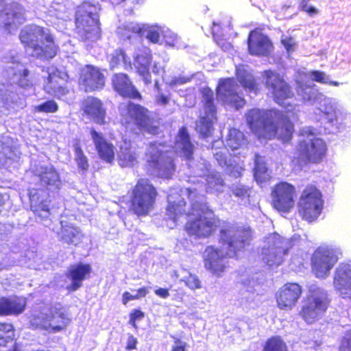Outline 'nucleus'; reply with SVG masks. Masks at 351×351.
<instances>
[{
  "instance_id": "1",
  "label": "nucleus",
  "mask_w": 351,
  "mask_h": 351,
  "mask_svg": "<svg viewBox=\"0 0 351 351\" xmlns=\"http://www.w3.org/2000/svg\"><path fill=\"white\" fill-rule=\"evenodd\" d=\"M247 125L260 141L277 138L289 143L294 133V124L287 115L279 110L252 108L245 114Z\"/></svg>"
},
{
  "instance_id": "2",
  "label": "nucleus",
  "mask_w": 351,
  "mask_h": 351,
  "mask_svg": "<svg viewBox=\"0 0 351 351\" xmlns=\"http://www.w3.org/2000/svg\"><path fill=\"white\" fill-rule=\"evenodd\" d=\"M219 241L223 245H226V252H223L213 245H208L205 248L202 255L205 269L217 277H221L228 268V259L236 256L245 245L243 239H237L231 234L230 228L220 230Z\"/></svg>"
},
{
  "instance_id": "3",
  "label": "nucleus",
  "mask_w": 351,
  "mask_h": 351,
  "mask_svg": "<svg viewBox=\"0 0 351 351\" xmlns=\"http://www.w3.org/2000/svg\"><path fill=\"white\" fill-rule=\"evenodd\" d=\"M101 6L90 1L82 2L75 10L74 32L80 41L94 43L101 38Z\"/></svg>"
},
{
  "instance_id": "4",
  "label": "nucleus",
  "mask_w": 351,
  "mask_h": 351,
  "mask_svg": "<svg viewBox=\"0 0 351 351\" xmlns=\"http://www.w3.org/2000/svg\"><path fill=\"white\" fill-rule=\"evenodd\" d=\"M121 123L127 132L135 135L147 133L156 136L161 132L160 123L151 117L149 110L132 101L126 104L121 114Z\"/></svg>"
},
{
  "instance_id": "5",
  "label": "nucleus",
  "mask_w": 351,
  "mask_h": 351,
  "mask_svg": "<svg viewBox=\"0 0 351 351\" xmlns=\"http://www.w3.org/2000/svg\"><path fill=\"white\" fill-rule=\"evenodd\" d=\"M19 38L25 49H31L38 58L51 59L57 54L53 36L43 27L29 25L21 30Z\"/></svg>"
},
{
  "instance_id": "6",
  "label": "nucleus",
  "mask_w": 351,
  "mask_h": 351,
  "mask_svg": "<svg viewBox=\"0 0 351 351\" xmlns=\"http://www.w3.org/2000/svg\"><path fill=\"white\" fill-rule=\"evenodd\" d=\"M19 38L25 49H31L38 58L51 59L57 54L53 36L43 27L29 25L21 30Z\"/></svg>"
},
{
  "instance_id": "7",
  "label": "nucleus",
  "mask_w": 351,
  "mask_h": 351,
  "mask_svg": "<svg viewBox=\"0 0 351 351\" xmlns=\"http://www.w3.org/2000/svg\"><path fill=\"white\" fill-rule=\"evenodd\" d=\"M158 195L147 178H139L131 189L129 210L137 217L147 216L154 208Z\"/></svg>"
},
{
  "instance_id": "8",
  "label": "nucleus",
  "mask_w": 351,
  "mask_h": 351,
  "mask_svg": "<svg viewBox=\"0 0 351 351\" xmlns=\"http://www.w3.org/2000/svg\"><path fill=\"white\" fill-rule=\"evenodd\" d=\"M330 302V300L325 290L315 285H311L302 300L298 315L307 324H313L322 319Z\"/></svg>"
},
{
  "instance_id": "9",
  "label": "nucleus",
  "mask_w": 351,
  "mask_h": 351,
  "mask_svg": "<svg viewBox=\"0 0 351 351\" xmlns=\"http://www.w3.org/2000/svg\"><path fill=\"white\" fill-rule=\"evenodd\" d=\"M195 217L188 219L184 226L189 236L195 238H208L220 227L221 220L214 212L207 208L199 206L195 208Z\"/></svg>"
},
{
  "instance_id": "10",
  "label": "nucleus",
  "mask_w": 351,
  "mask_h": 351,
  "mask_svg": "<svg viewBox=\"0 0 351 351\" xmlns=\"http://www.w3.org/2000/svg\"><path fill=\"white\" fill-rule=\"evenodd\" d=\"M324 208L322 192L313 184L307 185L302 191L298 204V212L303 220L315 221Z\"/></svg>"
},
{
  "instance_id": "11",
  "label": "nucleus",
  "mask_w": 351,
  "mask_h": 351,
  "mask_svg": "<svg viewBox=\"0 0 351 351\" xmlns=\"http://www.w3.org/2000/svg\"><path fill=\"white\" fill-rule=\"evenodd\" d=\"M265 80V87L268 90L275 103L280 106H285L286 101L294 97L295 93L290 84L287 82L280 73L271 70L262 72Z\"/></svg>"
},
{
  "instance_id": "12",
  "label": "nucleus",
  "mask_w": 351,
  "mask_h": 351,
  "mask_svg": "<svg viewBox=\"0 0 351 351\" xmlns=\"http://www.w3.org/2000/svg\"><path fill=\"white\" fill-rule=\"evenodd\" d=\"M71 319L62 308H55L50 313H39L30 317L29 324L34 329H41L56 333L66 329Z\"/></svg>"
},
{
  "instance_id": "13",
  "label": "nucleus",
  "mask_w": 351,
  "mask_h": 351,
  "mask_svg": "<svg viewBox=\"0 0 351 351\" xmlns=\"http://www.w3.org/2000/svg\"><path fill=\"white\" fill-rule=\"evenodd\" d=\"M149 147L152 150L146 154L147 170L158 176L169 178L176 169L173 158L167 152L158 149L156 142L150 143Z\"/></svg>"
},
{
  "instance_id": "14",
  "label": "nucleus",
  "mask_w": 351,
  "mask_h": 351,
  "mask_svg": "<svg viewBox=\"0 0 351 351\" xmlns=\"http://www.w3.org/2000/svg\"><path fill=\"white\" fill-rule=\"evenodd\" d=\"M271 205L280 213H289L295 206L296 190L287 182L280 181L273 186L271 190Z\"/></svg>"
},
{
  "instance_id": "15",
  "label": "nucleus",
  "mask_w": 351,
  "mask_h": 351,
  "mask_svg": "<svg viewBox=\"0 0 351 351\" xmlns=\"http://www.w3.org/2000/svg\"><path fill=\"white\" fill-rule=\"evenodd\" d=\"M336 251L326 246L318 247L313 253L311 260V270L318 278H325L338 261Z\"/></svg>"
},
{
  "instance_id": "16",
  "label": "nucleus",
  "mask_w": 351,
  "mask_h": 351,
  "mask_svg": "<svg viewBox=\"0 0 351 351\" xmlns=\"http://www.w3.org/2000/svg\"><path fill=\"white\" fill-rule=\"evenodd\" d=\"M325 142L317 137L300 140L298 144V155L304 165L318 164L326 154Z\"/></svg>"
},
{
  "instance_id": "17",
  "label": "nucleus",
  "mask_w": 351,
  "mask_h": 351,
  "mask_svg": "<svg viewBox=\"0 0 351 351\" xmlns=\"http://www.w3.org/2000/svg\"><path fill=\"white\" fill-rule=\"evenodd\" d=\"M302 294V288L297 282H287L275 293L276 306L280 310L291 311L298 304Z\"/></svg>"
},
{
  "instance_id": "18",
  "label": "nucleus",
  "mask_w": 351,
  "mask_h": 351,
  "mask_svg": "<svg viewBox=\"0 0 351 351\" xmlns=\"http://www.w3.org/2000/svg\"><path fill=\"white\" fill-rule=\"evenodd\" d=\"M106 78L102 71L92 64H86L80 72L78 84L84 92L98 91L105 86Z\"/></svg>"
},
{
  "instance_id": "19",
  "label": "nucleus",
  "mask_w": 351,
  "mask_h": 351,
  "mask_svg": "<svg viewBox=\"0 0 351 351\" xmlns=\"http://www.w3.org/2000/svg\"><path fill=\"white\" fill-rule=\"evenodd\" d=\"M247 43L248 52L252 56H268L274 49L271 40L259 28L250 32Z\"/></svg>"
},
{
  "instance_id": "20",
  "label": "nucleus",
  "mask_w": 351,
  "mask_h": 351,
  "mask_svg": "<svg viewBox=\"0 0 351 351\" xmlns=\"http://www.w3.org/2000/svg\"><path fill=\"white\" fill-rule=\"evenodd\" d=\"M237 86L233 78L223 79L217 87V95L225 104L238 110L245 106V100L237 93Z\"/></svg>"
},
{
  "instance_id": "21",
  "label": "nucleus",
  "mask_w": 351,
  "mask_h": 351,
  "mask_svg": "<svg viewBox=\"0 0 351 351\" xmlns=\"http://www.w3.org/2000/svg\"><path fill=\"white\" fill-rule=\"evenodd\" d=\"M92 271V267L89 263L79 262L71 265L65 273L66 278L71 281L66 287L68 293H73L80 289L83 282L90 277Z\"/></svg>"
},
{
  "instance_id": "22",
  "label": "nucleus",
  "mask_w": 351,
  "mask_h": 351,
  "mask_svg": "<svg viewBox=\"0 0 351 351\" xmlns=\"http://www.w3.org/2000/svg\"><path fill=\"white\" fill-rule=\"evenodd\" d=\"M114 90L124 99L141 100L142 95L126 73H117L111 80Z\"/></svg>"
},
{
  "instance_id": "23",
  "label": "nucleus",
  "mask_w": 351,
  "mask_h": 351,
  "mask_svg": "<svg viewBox=\"0 0 351 351\" xmlns=\"http://www.w3.org/2000/svg\"><path fill=\"white\" fill-rule=\"evenodd\" d=\"M333 286L343 299L351 300V265L341 263L336 268Z\"/></svg>"
},
{
  "instance_id": "24",
  "label": "nucleus",
  "mask_w": 351,
  "mask_h": 351,
  "mask_svg": "<svg viewBox=\"0 0 351 351\" xmlns=\"http://www.w3.org/2000/svg\"><path fill=\"white\" fill-rule=\"evenodd\" d=\"M83 114L97 125L106 123V110L102 101L95 97L88 96L81 102Z\"/></svg>"
},
{
  "instance_id": "25",
  "label": "nucleus",
  "mask_w": 351,
  "mask_h": 351,
  "mask_svg": "<svg viewBox=\"0 0 351 351\" xmlns=\"http://www.w3.org/2000/svg\"><path fill=\"white\" fill-rule=\"evenodd\" d=\"M90 134L99 158L106 162L111 163L114 159V145L93 128L90 129Z\"/></svg>"
},
{
  "instance_id": "26",
  "label": "nucleus",
  "mask_w": 351,
  "mask_h": 351,
  "mask_svg": "<svg viewBox=\"0 0 351 351\" xmlns=\"http://www.w3.org/2000/svg\"><path fill=\"white\" fill-rule=\"evenodd\" d=\"M35 176L38 178L40 184L46 189L49 190L53 188L59 190L60 189V176L53 166H41L40 172Z\"/></svg>"
},
{
  "instance_id": "27",
  "label": "nucleus",
  "mask_w": 351,
  "mask_h": 351,
  "mask_svg": "<svg viewBox=\"0 0 351 351\" xmlns=\"http://www.w3.org/2000/svg\"><path fill=\"white\" fill-rule=\"evenodd\" d=\"M284 241L279 239L276 246H269L263 250V260L269 267H278L283 262L284 256L288 254V249L282 244Z\"/></svg>"
},
{
  "instance_id": "28",
  "label": "nucleus",
  "mask_w": 351,
  "mask_h": 351,
  "mask_svg": "<svg viewBox=\"0 0 351 351\" xmlns=\"http://www.w3.org/2000/svg\"><path fill=\"white\" fill-rule=\"evenodd\" d=\"M58 236L60 241L63 243L75 247L82 243L84 238V234L78 227L70 224L62 225Z\"/></svg>"
},
{
  "instance_id": "29",
  "label": "nucleus",
  "mask_w": 351,
  "mask_h": 351,
  "mask_svg": "<svg viewBox=\"0 0 351 351\" xmlns=\"http://www.w3.org/2000/svg\"><path fill=\"white\" fill-rule=\"evenodd\" d=\"M26 306L24 300L19 298H0V316L18 315L22 313Z\"/></svg>"
},
{
  "instance_id": "30",
  "label": "nucleus",
  "mask_w": 351,
  "mask_h": 351,
  "mask_svg": "<svg viewBox=\"0 0 351 351\" xmlns=\"http://www.w3.org/2000/svg\"><path fill=\"white\" fill-rule=\"evenodd\" d=\"M152 62V56L149 53H142L136 55L134 60V65L137 73L146 84L151 82L149 68Z\"/></svg>"
},
{
  "instance_id": "31",
  "label": "nucleus",
  "mask_w": 351,
  "mask_h": 351,
  "mask_svg": "<svg viewBox=\"0 0 351 351\" xmlns=\"http://www.w3.org/2000/svg\"><path fill=\"white\" fill-rule=\"evenodd\" d=\"M61 80L62 78L59 75L49 74L45 88L48 94L59 99L69 93L68 87L60 83Z\"/></svg>"
},
{
  "instance_id": "32",
  "label": "nucleus",
  "mask_w": 351,
  "mask_h": 351,
  "mask_svg": "<svg viewBox=\"0 0 351 351\" xmlns=\"http://www.w3.org/2000/svg\"><path fill=\"white\" fill-rule=\"evenodd\" d=\"M178 138L176 144L179 145L183 156L188 160H191L194 153V145L191 141L190 135L185 126L179 129Z\"/></svg>"
},
{
  "instance_id": "33",
  "label": "nucleus",
  "mask_w": 351,
  "mask_h": 351,
  "mask_svg": "<svg viewBox=\"0 0 351 351\" xmlns=\"http://www.w3.org/2000/svg\"><path fill=\"white\" fill-rule=\"evenodd\" d=\"M186 202L182 197L173 201L169 199L166 208V215L169 219L176 222L186 213Z\"/></svg>"
},
{
  "instance_id": "34",
  "label": "nucleus",
  "mask_w": 351,
  "mask_h": 351,
  "mask_svg": "<svg viewBox=\"0 0 351 351\" xmlns=\"http://www.w3.org/2000/svg\"><path fill=\"white\" fill-rule=\"evenodd\" d=\"M235 75L237 80L245 89H248L255 93L257 92L258 84L251 73L248 72L243 66H239L236 69Z\"/></svg>"
},
{
  "instance_id": "35",
  "label": "nucleus",
  "mask_w": 351,
  "mask_h": 351,
  "mask_svg": "<svg viewBox=\"0 0 351 351\" xmlns=\"http://www.w3.org/2000/svg\"><path fill=\"white\" fill-rule=\"evenodd\" d=\"M130 32L139 36H143L146 33V38L153 43H158L160 40L159 30L154 27L146 28L143 25H136L130 28Z\"/></svg>"
},
{
  "instance_id": "36",
  "label": "nucleus",
  "mask_w": 351,
  "mask_h": 351,
  "mask_svg": "<svg viewBox=\"0 0 351 351\" xmlns=\"http://www.w3.org/2000/svg\"><path fill=\"white\" fill-rule=\"evenodd\" d=\"M245 143V137L242 132L236 128H232L229 130L227 144L231 149H238Z\"/></svg>"
},
{
  "instance_id": "37",
  "label": "nucleus",
  "mask_w": 351,
  "mask_h": 351,
  "mask_svg": "<svg viewBox=\"0 0 351 351\" xmlns=\"http://www.w3.org/2000/svg\"><path fill=\"white\" fill-rule=\"evenodd\" d=\"M263 351H287V346L281 337L275 335L266 340Z\"/></svg>"
},
{
  "instance_id": "38",
  "label": "nucleus",
  "mask_w": 351,
  "mask_h": 351,
  "mask_svg": "<svg viewBox=\"0 0 351 351\" xmlns=\"http://www.w3.org/2000/svg\"><path fill=\"white\" fill-rule=\"evenodd\" d=\"M14 332V327L12 324L5 322H0V348L6 346L11 341Z\"/></svg>"
},
{
  "instance_id": "39",
  "label": "nucleus",
  "mask_w": 351,
  "mask_h": 351,
  "mask_svg": "<svg viewBox=\"0 0 351 351\" xmlns=\"http://www.w3.org/2000/svg\"><path fill=\"white\" fill-rule=\"evenodd\" d=\"M75 152V161L78 167V169L84 172L87 171L89 168L88 160L84 154L80 143L74 145Z\"/></svg>"
},
{
  "instance_id": "40",
  "label": "nucleus",
  "mask_w": 351,
  "mask_h": 351,
  "mask_svg": "<svg viewBox=\"0 0 351 351\" xmlns=\"http://www.w3.org/2000/svg\"><path fill=\"white\" fill-rule=\"evenodd\" d=\"M32 211L34 214L41 220H46L49 219L51 215V208L47 201L45 199H43L33 206Z\"/></svg>"
},
{
  "instance_id": "41",
  "label": "nucleus",
  "mask_w": 351,
  "mask_h": 351,
  "mask_svg": "<svg viewBox=\"0 0 351 351\" xmlns=\"http://www.w3.org/2000/svg\"><path fill=\"white\" fill-rule=\"evenodd\" d=\"M149 293V289L147 287H142L137 289L135 295H132L128 291H125L122 295V304L126 305L131 300H136L145 298Z\"/></svg>"
},
{
  "instance_id": "42",
  "label": "nucleus",
  "mask_w": 351,
  "mask_h": 351,
  "mask_svg": "<svg viewBox=\"0 0 351 351\" xmlns=\"http://www.w3.org/2000/svg\"><path fill=\"white\" fill-rule=\"evenodd\" d=\"M59 109L58 104L53 99L46 101L34 107V112L44 113H55Z\"/></svg>"
},
{
  "instance_id": "43",
  "label": "nucleus",
  "mask_w": 351,
  "mask_h": 351,
  "mask_svg": "<svg viewBox=\"0 0 351 351\" xmlns=\"http://www.w3.org/2000/svg\"><path fill=\"white\" fill-rule=\"evenodd\" d=\"M119 160L122 167L132 166L136 161V154L130 149H125L121 151L119 155Z\"/></svg>"
},
{
  "instance_id": "44",
  "label": "nucleus",
  "mask_w": 351,
  "mask_h": 351,
  "mask_svg": "<svg viewBox=\"0 0 351 351\" xmlns=\"http://www.w3.org/2000/svg\"><path fill=\"white\" fill-rule=\"evenodd\" d=\"M296 91L304 101H311L315 96L313 88L302 82L298 84Z\"/></svg>"
},
{
  "instance_id": "45",
  "label": "nucleus",
  "mask_w": 351,
  "mask_h": 351,
  "mask_svg": "<svg viewBox=\"0 0 351 351\" xmlns=\"http://www.w3.org/2000/svg\"><path fill=\"white\" fill-rule=\"evenodd\" d=\"M311 80L321 84H327L334 86H338L340 83L337 81H328L324 72L321 71H311L310 72Z\"/></svg>"
},
{
  "instance_id": "46",
  "label": "nucleus",
  "mask_w": 351,
  "mask_h": 351,
  "mask_svg": "<svg viewBox=\"0 0 351 351\" xmlns=\"http://www.w3.org/2000/svg\"><path fill=\"white\" fill-rule=\"evenodd\" d=\"M213 128V123L208 120L206 117H202L199 121V132L200 135L205 138L210 135Z\"/></svg>"
},
{
  "instance_id": "47",
  "label": "nucleus",
  "mask_w": 351,
  "mask_h": 351,
  "mask_svg": "<svg viewBox=\"0 0 351 351\" xmlns=\"http://www.w3.org/2000/svg\"><path fill=\"white\" fill-rule=\"evenodd\" d=\"M145 317V313L140 308L133 309L129 314V324L135 329L138 328L136 322Z\"/></svg>"
},
{
  "instance_id": "48",
  "label": "nucleus",
  "mask_w": 351,
  "mask_h": 351,
  "mask_svg": "<svg viewBox=\"0 0 351 351\" xmlns=\"http://www.w3.org/2000/svg\"><path fill=\"white\" fill-rule=\"evenodd\" d=\"M19 74V77L17 80L16 84L19 87L27 88L32 85L30 80L27 78L29 74V71L27 69H24Z\"/></svg>"
},
{
  "instance_id": "49",
  "label": "nucleus",
  "mask_w": 351,
  "mask_h": 351,
  "mask_svg": "<svg viewBox=\"0 0 351 351\" xmlns=\"http://www.w3.org/2000/svg\"><path fill=\"white\" fill-rule=\"evenodd\" d=\"M308 1L309 0H300L298 4L299 10L306 12L311 16L316 15L318 13V10L313 5H309Z\"/></svg>"
},
{
  "instance_id": "50",
  "label": "nucleus",
  "mask_w": 351,
  "mask_h": 351,
  "mask_svg": "<svg viewBox=\"0 0 351 351\" xmlns=\"http://www.w3.org/2000/svg\"><path fill=\"white\" fill-rule=\"evenodd\" d=\"M339 351H351V329L348 330L341 339Z\"/></svg>"
},
{
  "instance_id": "51",
  "label": "nucleus",
  "mask_w": 351,
  "mask_h": 351,
  "mask_svg": "<svg viewBox=\"0 0 351 351\" xmlns=\"http://www.w3.org/2000/svg\"><path fill=\"white\" fill-rule=\"evenodd\" d=\"M206 181L212 187L224 185V180L218 173L208 174L206 177Z\"/></svg>"
},
{
  "instance_id": "52",
  "label": "nucleus",
  "mask_w": 351,
  "mask_h": 351,
  "mask_svg": "<svg viewBox=\"0 0 351 351\" xmlns=\"http://www.w3.org/2000/svg\"><path fill=\"white\" fill-rule=\"evenodd\" d=\"M185 285L191 289H197L201 287V282L195 275L189 274L184 280Z\"/></svg>"
},
{
  "instance_id": "53",
  "label": "nucleus",
  "mask_w": 351,
  "mask_h": 351,
  "mask_svg": "<svg viewBox=\"0 0 351 351\" xmlns=\"http://www.w3.org/2000/svg\"><path fill=\"white\" fill-rule=\"evenodd\" d=\"M138 343V341L137 338L132 334H128L125 349L128 351L136 350Z\"/></svg>"
},
{
  "instance_id": "54",
  "label": "nucleus",
  "mask_w": 351,
  "mask_h": 351,
  "mask_svg": "<svg viewBox=\"0 0 351 351\" xmlns=\"http://www.w3.org/2000/svg\"><path fill=\"white\" fill-rule=\"evenodd\" d=\"M187 344L179 338H176L174 345L171 347V351H187Z\"/></svg>"
},
{
  "instance_id": "55",
  "label": "nucleus",
  "mask_w": 351,
  "mask_h": 351,
  "mask_svg": "<svg viewBox=\"0 0 351 351\" xmlns=\"http://www.w3.org/2000/svg\"><path fill=\"white\" fill-rule=\"evenodd\" d=\"M281 43L283 45L287 52L293 50L295 43L293 38L291 36H286L281 39Z\"/></svg>"
},
{
  "instance_id": "56",
  "label": "nucleus",
  "mask_w": 351,
  "mask_h": 351,
  "mask_svg": "<svg viewBox=\"0 0 351 351\" xmlns=\"http://www.w3.org/2000/svg\"><path fill=\"white\" fill-rule=\"evenodd\" d=\"M254 176L256 180L260 179V173H266L267 171V167L265 166L264 164L260 163L257 161L255 162V167H254Z\"/></svg>"
},
{
  "instance_id": "57",
  "label": "nucleus",
  "mask_w": 351,
  "mask_h": 351,
  "mask_svg": "<svg viewBox=\"0 0 351 351\" xmlns=\"http://www.w3.org/2000/svg\"><path fill=\"white\" fill-rule=\"evenodd\" d=\"M154 293L158 297H160L161 298H164V299L168 298L169 295V293L168 289H165V288L160 287L158 289H156L154 291Z\"/></svg>"
},
{
  "instance_id": "58",
  "label": "nucleus",
  "mask_w": 351,
  "mask_h": 351,
  "mask_svg": "<svg viewBox=\"0 0 351 351\" xmlns=\"http://www.w3.org/2000/svg\"><path fill=\"white\" fill-rule=\"evenodd\" d=\"M156 103L162 106H166L168 104L169 99L167 96L161 94L156 97Z\"/></svg>"
},
{
  "instance_id": "59",
  "label": "nucleus",
  "mask_w": 351,
  "mask_h": 351,
  "mask_svg": "<svg viewBox=\"0 0 351 351\" xmlns=\"http://www.w3.org/2000/svg\"><path fill=\"white\" fill-rule=\"evenodd\" d=\"M233 193L236 196L242 197L244 196L247 193V190L242 188H237L234 189Z\"/></svg>"
},
{
  "instance_id": "60",
  "label": "nucleus",
  "mask_w": 351,
  "mask_h": 351,
  "mask_svg": "<svg viewBox=\"0 0 351 351\" xmlns=\"http://www.w3.org/2000/svg\"><path fill=\"white\" fill-rule=\"evenodd\" d=\"M206 106L212 111L215 112L214 106V101L213 98H207L206 101Z\"/></svg>"
},
{
  "instance_id": "61",
  "label": "nucleus",
  "mask_w": 351,
  "mask_h": 351,
  "mask_svg": "<svg viewBox=\"0 0 351 351\" xmlns=\"http://www.w3.org/2000/svg\"><path fill=\"white\" fill-rule=\"evenodd\" d=\"M215 157L216 158V160L219 162V165H222V164H226V158H221V155L219 154V153H216L215 154Z\"/></svg>"
},
{
  "instance_id": "62",
  "label": "nucleus",
  "mask_w": 351,
  "mask_h": 351,
  "mask_svg": "<svg viewBox=\"0 0 351 351\" xmlns=\"http://www.w3.org/2000/svg\"><path fill=\"white\" fill-rule=\"evenodd\" d=\"M109 2H110L112 4H114V5H118L121 3H122L123 1H124L125 0H108Z\"/></svg>"
},
{
  "instance_id": "63",
  "label": "nucleus",
  "mask_w": 351,
  "mask_h": 351,
  "mask_svg": "<svg viewBox=\"0 0 351 351\" xmlns=\"http://www.w3.org/2000/svg\"><path fill=\"white\" fill-rule=\"evenodd\" d=\"M4 5V0H0V7Z\"/></svg>"
},
{
  "instance_id": "64",
  "label": "nucleus",
  "mask_w": 351,
  "mask_h": 351,
  "mask_svg": "<svg viewBox=\"0 0 351 351\" xmlns=\"http://www.w3.org/2000/svg\"><path fill=\"white\" fill-rule=\"evenodd\" d=\"M3 202L2 201V197L1 195H0V206L3 205Z\"/></svg>"
}]
</instances>
